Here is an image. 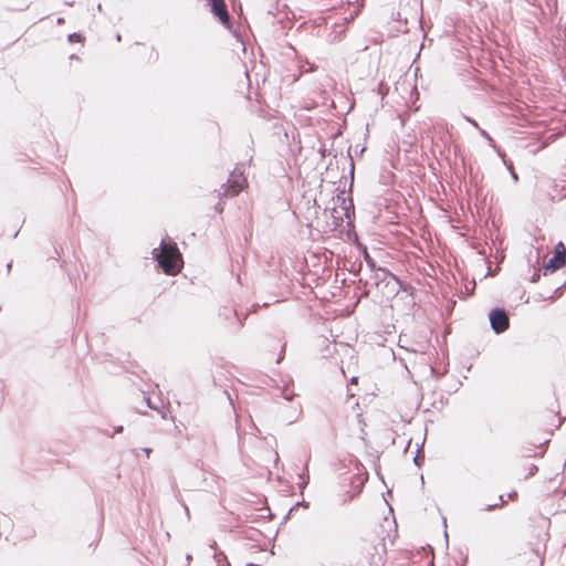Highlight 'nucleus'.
<instances>
[{
    "mask_svg": "<svg viewBox=\"0 0 566 566\" xmlns=\"http://www.w3.org/2000/svg\"><path fill=\"white\" fill-rule=\"evenodd\" d=\"M478 130L481 134V136L484 137L489 142L490 146L495 147L494 139L490 136V134L485 129L479 127Z\"/></svg>",
    "mask_w": 566,
    "mask_h": 566,
    "instance_id": "16",
    "label": "nucleus"
},
{
    "mask_svg": "<svg viewBox=\"0 0 566 566\" xmlns=\"http://www.w3.org/2000/svg\"><path fill=\"white\" fill-rule=\"evenodd\" d=\"M116 39H117V41H120L122 36L119 33L116 35Z\"/></svg>",
    "mask_w": 566,
    "mask_h": 566,
    "instance_id": "34",
    "label": "nucleus"
},
{
    "mask_svg": "<svg viewBox=\"0 0 566 566\" xmlns=\"http://www.w3.org/2000/svg\"><path fill=\"white\" fill-rule=\"evenodd\" d=\"M123 431H124V427L123 426H117V427L114 428L112 437L114 434L122 433Z\"/></svg>",
    "mask_w": 566,
    "mask_h": 566,
    "instance_id": "24",
    "label": "nucleus"
},
{
    "mask_svg": "<svg viewBox=\"0 0 566 566\" xmlns=\"http://www.w3.org/2000/svg\"><path fill=\"white\" fill-rule=\"evenodd\" d=\"M541 279V273L538 270H535L530 279L532 283H537Z\"/></svg>",
    "mask_w": 566,
    "mask_h": 566,
    "instance_id": "19",
    "label": "nucleus"
},
{
    "mask_svg": "<svg viewBox=\"0 0 566 566\" xmlns=\"http://www.w3.org/2000/svg\"><path fill=\"white\" fill-rule=\"evenodd\" d=\"M210 547L212 549H214L213 558H214V560L217 563V566H231L230 562L228 560L227 555L222 551L217 548V543L216 542H213L210 545Z\"/></svg>",
    "mask_w": 566,
    "mask_h": 566,
    "instance_id": "8",
    "label": "nucleus"
},
{
    "mask_svg": "<svg viewBox=\"0 0 566 566\" xmlns=\"http://www.w3.org/2000/svg\"><path fill=\"white\" fill-rule=\"evenodd\" d=\"M565 262L566 256L554 254L544 265L543 274L547 276L555 273L558 269L564 266Z\"/></svg>",
    "mask_w": 566,
    "mask_h": 566,
    "instance_id": "6",
    "label": "nucleus"
},
{
    "mask_svg": "<svg viewBox=\"0 0 566 566\" xmlns=\"http://www.w3.org/2000/svg\"><path fill=\"white\" fill-rule=\"evenodd\" d=\"M350 175H354V163L350 160Z\"/></svg>",
    "mask_w": 566,
    "mask_h": 566,
    "instance_id": "29",
    "label": "nucleus"
},
{
    "mask_svg": "<svg viewBox=\"0 0 566 566\" xmlns=\"http://www.w3.org/2000/svg\"><path fill=\"white\" fill-rule=\"evenodd\" d=\"M67 40L71 43L83 42L84 41V36L80 32H73V33L67 35Z\"/></svg>",
    "mask_w": 566,
    "mask_h": 566,
    "instance_id": "14",
    "label": "nucleus"
},
{
    "mask_svg": "<svg viewBox=\"0 0 566 566\" xmlns=\"http://www.w3.org/2000/svg\"><path fill=\"white\" fill-rule=\"evenodd\" d=\"M318 151H319V154L322 155V157H325V156H326V153H327V149H326V148H324V147H321Z\"/></svg>",
    "mask_w": 566,
    "mask_h": 566,
    "instance_id": "27",
    "label": "nucleus"
},
{
    "mask_svg": "<svg viewBox=\"0 0 566 566\" xmlns=\"http://www.w3.org/2000/svg\"><path fill=\"white\" fill-rule=\"evenodd\" d=\"M337 202L340 205V208L344 210V217L347 220L348 226H353L354 217H355V207L350 196L345 197V193L342 192L337 196Z\"/></svg>",
    "mask_w": 566,
    "mask_h": 566,
    "instance_id": "5",
    "label": "nucleus"
},
{
    "mask_svg": "<svg viewBox=\"0 0 566 566\" xmlns=\"http://www.w3.org/2000/svg\"><path fill=\"white\" fill-rule=\"evenodd\" d=\"M491 329L494 334L501 335L510 328V317L504 307H492L488 314Z\"/></svg>",
    "mask_w": 566,
    "mask_h": 566,
    "instance_id": "2",
    "label": "nucleus"
},
{
    "mask_svg": "<svg viewBox=\"0 0 566 566\" xmlns=\"http://www.w3.org/2000/svg\"><path fill=\"white\" fill-rule=\"evenodd\" d=\"M555 254L566 256V248L562 241L555 245Z\"/></svg>",
    "mask_w": 566,
    "mask_h": 566,
    "instance_id": "17",
    "label": "nucleus"
},
{
    "mask_svg": "<svg viewBox=\"0 0 566 566\" xmlns=\"http://www.w3.org/2000/svg\"><path fill=\"white\" fill-rule=\"evenodd\" d=\"M347 155H348V157L352 159V156H350V147L348 148Z\"/></svg>",
    "mask_w": 566,
    "mask_h": 566,
    "instance_id": "35",
    "label": "nucleus"
},
{
    "mask_svg": "<svg viewBox=\"0 0 566 566\" xmlns=\"http://www.w3.org/2000/svg\"><path fill=\"white\" fill-rule=\"evenodd\" d=\"M565 286H566V280L564 281V283L556 286L552 294H549V295L539 294V296L542 300L555 301L563 295Z\"/></svg>",
    "mask_w": 566,
    "mask_h": 566,
    "instance_id": "10",
    "label": "nucleus"
},
{
    "mask_svg": "<svg viewBox=\"0 0 566 566\" xmlns=\"http://www.w3.org/2000/svg\"><path fill=\"white\" fill-rule=\"evenodd\" d=\"M97 9H98V11H102V10H103V8H102V4H101V3H98V4H97Z\"/></svg>",
    "mask_w": 566,
    "mask_h": 566,
    "instance_id": "32",
    "label": "nucleus"
},
{
    "mask_svg": "<svg viewBox=\"0 0 566 566\" xmlns=\"http://www.w3.org/2000/svg\"><path fill=\"white\" fill-rule=\"evenodd\" d=\"M219 316L220 317L223 316L227 319L230 318V317H233L237 321V323H238V326H237L235 331H239V329H241L243 327L244 321L247 318V316L240 317L235 310L229 308V307L220 308Z\"/></svg>",
    "mask_w": 566,
    "mask_h": 566,
    "instance_id": "7",
    "label": "nucleus"
},
{
    "mask_svg": "<svg viewBox=\"0 0 566 566\" xmlns=\"http://www.w3.org/2000/svg\"><path fill=\"white\" fill-rule=\"evenodd\" d=\"M507 497L510 500H516L517 499V492L515 490L511 491L509 494H507Z\"/></svg>",
    "mask_w": 566,
    "mask_h": 566,
    "instance_id": "25",
    "label": "nucleus"
},
{
    "mask_svg": "<svg viewBox=\"0 0 566 566\" xmlns=\"http://www.w3.org/2000/svg\"><path fill=\"white\" fill-rule=\"evenodd\" d=\"M464 119H465L469 124H471L473 127H475L476 129L480 127V126H479V124H478V122H476L474 118H472V117H470V116H464Z\"/></svg>",
    "mask_w": 566,
    "mask_h": 566,
    "instance_id": "20",
    "label": "nucleus"
},
{
    "mask_svg": "<svg viewBox=\"0 0 566 566\" xmlns=\"http://www.w3.org/2000/svg\"><path fill=\"white\" fill-rule=\"evenodd\" d=\"M378 272H379V271H375V275H374V279H375V281H376V282H375V283H376V285H378V284H379V282H380V281H382V280L385 279V277H380V274H378ZM384 276H386V275L384 274Z\"/></svg>",
    "mask_w": 566,
    "mask_h": 566,
    "instance_id": "23",
    "label": "nucleus"
},
{
    "mask_svg": "<svg viewBox=\"0 0 566 566\" xmlns=\"http://www.w3.org/2000/svg\"><path fill=\"white\" fill-rule=\"evenodd\" d=\"M357 248H358V250H359L360 254L363 255V258H364V260H365V262H366L367 266L369 268V270H370L371 272H375V271H381L385 275H389V276H391L395 281L400 282V281H399V277H398L397 275H395L394 273H391V272H390V271H388L387 269L381 268V266H378V265L376 264V261H375V260H374V258L369 254L368 249H367V247H366L365 244H363V243H358V244H357Z\"/></svg>",
    "mask_w": 566,
    "mask_h": 566,
    "instance_id": "4",
    "label": "nucleus"
},
{
    "mask_svg": "<svg viewBox=\"0 0 566 566\" xmlns=\"http://www.w3.org/2000/svg\"><path fill=\"white\" fill-rule=\"evenodd\" d=\"M213 17L227 29L232 27V19L224 0H207Z\"/></svg>",
    "mask_w": 566,
    "mask_h": 566,
    "instance_id": "3",
    "label": "nucleus"
},
{
    "mask_svg": "<svg viewBox=\"0 0 566 566\" xmlns=\"http://www.w3.org/2000/svg\"><path fill=\"white\" fill-rule=\"evenodd\" d=\"M300 505H304L305 507H308V502H305V501H302V502H296L290 510L289 512L286 513V515L284 516V521H286L290 515L293 514L294 511H296L298 509Z\"/></svg>",
    "mask_w": 566,
    "mask_h": 566,
    "instance_id": "15",
    "label": "nucleus"
},
{
    "mask_svg": "<svg viewBox=\"0 0 566 566\" xmlns=\"http://www.w3.org/2000/svg\"><path fill=\"white\" fill-rule=\"evenodd\" d=\"M71 59H78V57L75 54H72Z\"/></svg>",
    "mask_w": 566,
    "mask_h": 566,
    "instance_id": "36",
    "label": "nucleus"
},
{
    "mask_svg": "<svg viewBox=\"0 0 566 566\" xmlns=\"http://www.w3.org/2000/svg\"><path fill=\"white\" fill-rule=\"evenodd\" d=\"M413 463H415L418 468H420V467L422 465V463H423V458H422V459H420V458H419V455H416V457L413 458Z\"/></svg>",
    "mask_w": 566,
    "mask_h": 566,
    "instance_id": "22",
    "label": "nucleus"
},
{
    "mask_svg": "<svg viewBox=\"0 0 566 566\" xmlns=\"http://www.w3.org/2000/svg\"><path fill=\"white\" fill-rule=\"evenodd\" d=\"M298 476L301 479V482H298V488L301 490V493H303L304 489L307 486V484L310 482V476H308V473H306V474L301 473Z\"/></svg>",
    "mask_w": 566,
    "mask_h": 566,
    "instance_id": "13",
    "label": "nucleus"
},
{
    "mask_svg": "<svg viewBox=\"0 0 566 566\" xmlns=\"http://www.w3.org/2000/svg\"><path fill=\"white\" fill-rule=\"evenodd\" d=\"M245 566H261V565L254 564V563H248Z\"/></svg>",
    "mask_w": 566,
    "mask_h": 566,
    "instance_id": "31",
    "label": "nucleus"
},
{
    "mask_svg": "<svg viewBox=\"0 0 566 566\" xmlns=\"http://www.w3.org/2000/svg\"><path fill=\"white\" fill-rule=\"evenodd\" d=\"M537 470H538V468L535 464H532L528 475L530 476L534 475L537 472Z\"/></svg>",
    "mask_w": 566,
    "mask_h": 566,
    "instance_id": "26",
    "label": "nucleus"
},
{
    "mask_svg": "<svg viewBox=\"0 0 566 566\" xmlns=\"http://www.w3.org/2000/svg\"><path fill=\"white\" fill-rule=\"evenodd\" d=\"M222 189H223L222 195L224 197H232L240 192V190L242 189V185L241 184L231 185L228 180L227 184L222 185Z\"/></svg>",
    "mask_w": 566,
    "mask_h": 566,
    "instance_id": "9",
    "label": "nucleus"
},
{
    "mask_svg": "<svg viewBox=\"0 0 566 566\" xmlns=\"http://www.w3.org/2000/svg\"><path fill=\"white\" fill-rule=\"evenodd\" d=\"M11 268H12V262H9V263L7 264V270H8V272H10V271H11Z\"/></svg>",
    "mask_w": 566,
    "mask_h": 566,
    "instance_id": "30",
    "label": "nucleus"
},
{
    "mask_svg": "<svg viewBox=\"0 0 566 566\" xmlns=\"http://www.w3.org/2000/svg\"><path fill=\"white\" fill-rule=\"evenodd\" d=\"M506 501L504 500V495H499V502L493 504H488L485 507L482 509V511L491 512L496 509H501L505 505Z\"/></svg>",
    "mask_w": 566,
    "mask_h": 566,
    "instance_id": "11",
    "label": "nucleus"
},
{
    "mask_svg": "<svg viewBox=\"0 0 566 566\" xmlns=\"http://www.w3.org/2000/svg\"><path fill=\"white\" fill-rule=\"evenodd\" d=\"M187 559H188V560H190V559H191V555H190V554H188V555H187Z\"/></svg>",
    "mask_w": 566,
    "mask_h": 566,
    "instance_id": "38",
    "label": "nucleus"
},
{
    "mask_svg": "<svg viewBox=\"0 0 566 566\" xmlns=\"http://www.w3.org/2000/svg\"><path fill=\"white\" fill-rule=\"evenodd\" d=\"M223 209H224V203L220 200V201L214 206V210H216V212H218V213H222V212H223Z\"/></svg>",
    "mask_w": 566,
    "mask_h": 566,
    "instance_id": "21",
    "label": "nucleus"
},
{
    "mask_svg": "<svg viewBox=\"0 0 566 566\" xmlns=\"http://www.w3.org/2000/svg\"><path fill=\"white\" fill-rule=\"evenodd\" d=\"M503 163H504L505 167L507 168V170L510 171V175H511L512 179L514 181H517L518 180V176H517V174L514 170V166H513L512 160L504 158Z\"/></svg>",
    "mask_w": 566,
    "mask_h": 566,
    "instance_id": "12",
    "label": "nucleus"
},
{
    "mask_svg": "<svg viewBox=\"0 0 566 566\" xmlns=\"http://www.w3.org/2000/svg\"><path fill=\"white\" fill-rule=\"evenodd\" d=\"M430 369H431L432 376H434L437 379L442 378L448 373L447 368H444L443 371H441V373H439L434 367H431Z\"/></svg>",
    "mask_w": 566,
    "mask_h": 566,
    "instance_id": "18",
    "label": "nucleus"
},
{
    "mask_svg": "<svg viewBox=\"0 0 566 566\" xmlns=\"http://www.w3.org/2000/svg\"><path fill=\"white\" fill-rule=\"evenodd\" d=\"M54 250H55V254L60 255V252L57 251V249L54 248Z\"/></svg>",
    "mask_w": 566,
    "mask_h": 566,
    "instance_id": "37",
    "label": "nucleus"
},
{
    "mask_svg": "<svg viewBox=\"0 0 566 566\" xmlns=\"http://www.w3.org/2000/svg\"><path fill=\"white\" fill-rule=\"evenodd\" d=\"M153 259L157 262V265L166 273V274H176L179 271V266L177 264L178 250L176 244L172 247H165L163 242L159 248H156L151 252Z\"/></svg>",
    "mask_w": 566,
    "mask_h": 566,
    "instance_id": "1",
    "label": "nucleus"
},
{
    "mask_svg": "<svg viewBox=\"0 0 566 566\" xmlns=\"http://www.w3.org/2000/svg\"><path fill=\"white\" fill-rule=\"evenodd\" d=\"M145 454L149 458L150 453L153 452V449L150 448H144Z\"/></svg>",
    "mask_w": 566,
    "mask_h": 566,
    "instance_id": "28",
    "label": "nucleus"
},
{
    "mask_svg": "<svg viewBox=\"0 0 566 566\" xmlns=\"http://www.w3.org/2000/svg\"><path fill=\"white\" fill-rule=\"evenodd\" d=\"M63 21H64V19H63V18H59V19H57V23H62Z\"/></svg>",
    "mask_w": 566,
    "mask_h": 566,
    "instance_id": "33",
    "label": "nucleus"
}]
</instances>
